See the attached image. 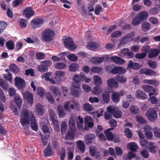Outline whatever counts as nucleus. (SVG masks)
<instances>
[{"label": "nucleus", "mask_w": 160, "mask_h": 160, "mask_svg": "<svg viewBox=\"0 0 160 160\" xmlns=\"http://www.w3.org/2000/svg\"><path fill=\"white\" fill-rule=\"evenodd\" d=\"M43 22L44 20L42 18H37L32 20L31 24L33 28H36L40 27Z\"/></svg>", "instance_id": "obj_9"}, {"label": "nucleus", "mask_w": 160, "mask_h": 160, "mask_svg": "<svg viewBox=\"0 0 160 160\" xmlns=\"http://www.w3.org/2000/svg\"><path fill=\"white\" fill-rule=\"evenodd\" d=\"M107 111L108 112L112 113L114 117L116 118H119L122 116V112L115 107H108L107 108Z\"/></svg>", "instance_id": "obj_5"}, {"label": "nucleus", "mask_w": 160, "mask_h": 160, "mask_svg": "<svg viewBox=\"0 0 160 160\" xmlns=\"http://www.w3.org/2000/svg\"><path fill=\"white\" fill-rule=\"evenodd\" d=\"M64 42L65 46L69 50H74L77 48L76 45L74 44L71 38L68 37L66 38Z\"/></svg>", "instance_id": "obj_6"}, {"label": "nucleus", "mask_w": 160, "mask_h": 160, "mask_svg": "<svg viewBox=\"0 0 160 160\" xmlns=\"http://www.w3.org/2000/svg\"><path fill=\"white\" fill-rule=\"evenodd\" d=\"M107 84L108 87L111 88H116L118 87V83L113 78L108 79L107 81Z\"/></svg>", "instance_id": "obj_16"}, {"label": "nucleus", "mask_w": 160, "mask_h": 160, "mask_svg": "<svg viewBox=\"0 0 160 160\" xmlns=\"http://www.w3.org/2000/svg\"><path fill=\"white\" fill-rule=\"evenodd\" d=\"M155 143L153 142H150L149 145V147L148 148L149 151L152 153H155L156 151H155V148H156L157 146L156 145H155Z\"/></svg>", "instance_id": "obj_47"}, {"label": "nucleus", "mask_w": 160, "mask_h": 160, "mask_svg": "<svg viewBox=\"0 0 160 160\" xmlns=\"http://www.w3.org/2000/svg\"><path fill=\"white\" fill-rule=\"evenodd\" d=\"M19 23L20 26L22 28H25L27 26V21L24 19H20Z\"/></svg>", "instance_id": "obj_59"}, {"label": "nucleus", "mask_w": 160, "mask_h": 160, "mask_svg": "<svg viewBox=\"0 0 160 160\" xmlns=\"http://www.w3.org/2000/svg\"><path fill=\"white\" fill-rule=\"evenodd\" d=\"M37 93L40 97H43L45 95V91L44 89L42 87H38L37 89Z\"/></svg>", "instance_id": "obj_57"}, {"label": "nucleus", "mask_w": 160, "mask_h": 160, "mask_svg": "<svg viewBox=\"0 0 160 160\" xmlns=\"http://www.w3.org/2000/svg\"><path fill=\"white\" fill-rule=\"evenodd\" d=\"M50 89L53 94L57 96H60L61 95V93L59 89L54 86H51Z\"/></svg>", "instance_id": "obj_43"}, {"label": "nucleus", "mask_w": 160, "mask_h": 160, "mask_svg": "<svg viewBox=\"0 0 160 160\" xmlns=\"http://www.w3.org/2000/svg\"><path fill=\"white\" fill-rule=\"evenodd\" d=\"M10 69L12 73L17 74L19 71V68L14 63L11 64L9 65Z\"/></svg>", "instance_id": "obj_36"}, {"label": "nucleus", "mask_w": 160, "mask_h": 160, "mask_svg": "<svg viewBox=\"0 0 160 160\" xmlns=\"http://www.w3.org/2000/svg\"><path fill=\"white\" fill-rule=\"evenodd\" d=\"M146 83L149 84H152L155 87H157L159 84V81L156 79L147 80L146 81Z\"/></svg>", "instance_id": "obj_50"}, {"label": "nucleus", "mask_w": 160, "mask_h": 160, "mask_svg": "<svg viewBox=\"0 0 160 160\" xmlns=\"http://www.w3.org/2000/svg\"><path fill=\"white\" fill-rule=\"evenodd\" d=\"M66 54L67 53L66 52L61 53L60 54V55L62 56V57H61L60 58L58 57H57L56 56H54L52 57V59L53 61L54 62H56V61L58 62L60 61V60L63 59V57H64V56L66 55Z\"/></svg>", "instance_id": "obj_48"}, {"label": "nucleus", "mask_w": 160, "mask_h": 160, "mask_svg": "<svg viewBox=\"0 0 160 160\" xmlns=\"http://www.w3.org/2000/svg\"><path fill=\"white\" fill-rule=\"evenodd\" d=\"M72 85L73 88L71 91L72 95L75 97H78L81 92V90L80 88L81 84L77 82H74L72 83Z\"/></svg>", "instance_id": "obj_4"}, {"label": "nucleus", "mask_w": 160, "mask_h": 160, "mask_svg": "<svg viewBox=\"0 0 160 160\" xmlns=\"http://www.w3.org/2000/svg\"><path fill=\"white\" fill-rule=\"evenodd\" d=\"M108 123L111 127V128H108L110 130H112L115 129L117 125V121L114 119H111L109 120Z\"/></svg>", "instance_id": "obj_38"}, {"label": "nucleus", "mask_w": 160, "mask_h": 160, "mask_svg": "<svg viewBox=\"0 0 160 160\" xmlns=\"http://www.w3.org/2000/svg\"><path fill=\"white\" fill-rule=\"evenodd\" d=\"M160 11V5L155 6L154 8H151L149 12L150 14L152 15L157 14L159 11Z\"/></svg>", "instance_id": "obj_33"}, {"label": "nucleus", "mask_w": 160, "mask_h": 160, "mask_svg": "<svg viewBox=\"0 0 160 160\" xmlns=\"http://www.w3.org/2000/svg\"><path fill=\"white\" fill-rule=\"evenodd\" d=\"M160 53V50L157 49L152 50L148 55V57L151 58L157 56Z\"/></svg>", "instance_id": "obj_26"}, {"label": "nucleus", "mask_w": 160, "mask_h": 160, "mask_svg": "<svg viewBox=\"0 0 160 160\" xmlns=\"http://www.w3.org/2000/svg\"><path fill=\"white\" fill-rule=\"evenodd\" d=\"M156 94V92H151L149 94V96H150L149 100L152 104H157V102H158V99L156 98L154 96H151V95H155Z\"/></svg>", "instance_id": "obj_44"}, {"label": "nucleus", "mask_w": 160, "mask_h": 160, "mask_svg": "<svg viewBox=\"0 0 160 160\" xmlns=\"http://www.w3.org/2000/svg\"><path fill=\"white\" fill-rule=\"evenodd\" d=\"M69 126L70 127V130L76 131V127L74 122L73 120L71 119L69 121Z\"/></svg>", "instance_id": "obj_63"}, {"label": "nucleus", "mask_w": 160, "mask_h": 160, "mask_svg": "<svg viewBox=\"0 0 160 160\" xmlns=\"http://www.w3.org/2000/svg\"><path fill=\"white\" fill-rule=\"evenodd\" d=\"M67 58L70 61H75L78 60V57L74 54H69L67 56Z\"/></svg>", "instance_id": "obj_60"}, {"label": "nucleus", "mask_w": 160, "mask_h": 160, "mask_svg": "<svg viewBox=\"0 0 160 160\" xmlns=\"http://www.w3.org/2000/svg\"><path fill=\"white\" fill-rule=\"evenodd\" d=\"M95 138L96 137L95 135L92 134L85 136V140L86 143L88 145H90L92 143V140Z\"/></svg>", "instance_id": "obj_23"}, {"label": "nucleus", "mask_w": 160, "mask_h": 160, "mask_svg": "<svg viewBox=\"0 0 160 160\" xmlns=\"http://www.w3.org/2000/svg\"><path fill=\"white\" fill-rule=\"evenodd\" d=\"M6 46L9 50H13L15 47L14 42L11 40L8 41L6 43Z\"/></svg>", "instance_id": "obj_45"}, {"label": "nucleus", "mask_w": 160, "mask_h": 160, "mask_svg": "<svg viewBox=\"0 0 160 160\" xmlns=\"http://www.w3.org/2000/svg\"><path fill=\"white\" fill-rule=\"evenodd\" d=\"M137 121L140 123L142 124H146L147 121L142 117L137 116L136 117Z\"/></svg>", "instance_id": "obj_55"}, {"label": "nucleus", "mask_w": 160, "mask_h": 160, "mask_svg": "<svg viewBox=\"0 0 160 160\" xmlns=\"http://www.w3.org/2000/svg\"><path fill=\"white\" fill-rule=\"evenodd\" d=\"M150 24L148 22H143L142 24V29L144 32H146L150 29Z\"/></svg>", "instance_id": "obj_35"}, {"label": "nucleus", "mask_w": 160, "mask_h": 160, "mask_svg": "<svg viewBox=\"0 0 160 160\" xmlns=\"http://www.w3.org/2000/svg\"><path fill=\"white\" fill-rule=\"evenodd\" d=\"M142 88L146 92L151 93L152 91L153 93H155L156 90L152 86L149 85H144L143 86Z\"/></svg>", "instance_id": "obj_31"}, {"label": "nucleus", "mask_w": 160, "mask_h": 160, "mask_svg": "<svg viewBox=\"0 0 160 160\" xmlns=\"http://www.w3.org/2000/svg\"><path fill=\"white\" fill-rule=\"evenodd\" d=\"M42 39L46 42H50L53 39L55 35L54 32L52 30L46 29L42 32Z\"/></svg>", "instance_id": "obj_2"}, {"label": "nucleus", "mask_w": 160, "mask_h": 160, "mask_svg": "<svg viewBox=\"0 0 160 160\" xmlns=\"http://www.w3.org/2000/svg\"><path fill=\"white\" fill-rule=\"evenodd\" d=\"M120 95L118 92H114L112 93L111 99L114 103H118L120 101Z\"/></svg>", "instance_id": "obj_20"}, {"label": "nucleus", "mask_w": 160, "mask_h": 160, "mask_svg": "<svg viewBox=\"0 0 160 160\" xmlns=\"http://www.w3.org/2000/svg\"><path fill=\"white\" fill-rule=\"evenodd\" d=\"M83 109L85 111H91L94 110V108L89 103H85L83 105Z\"/></svg>", "instance_id": "obj_41"}, {"label": "nucleus", "mask_w": 160, "mask_h": 160, "mask_svg": "<svg viewBox=\"0 0 160 160\" xmlns=\"http://www.w3.org/2000/svg\"><path fill=\"white\" fill-rule=\"evenodd\" d=\"M14 100L17 105L18 108H20L22 106V101L19 97H15L14 98Z\"/></svg>", "instance_id": "obj_53"}, {"label": "nucleus", "mask_w": 160, "mask_h": 160, "mask_svg": "<svg viewBox=\"0 0 160 160\" xmlns=\"http://www.w3.org/2000/svg\"><path fill=\"white\" fill-rule=\"evenodd\" d=\"M103 101L105 103H108L110 100V94L107 91L104 92L102 95Z\"/></svg>", "instance_id": "obj_29"}, {"label": "nucleus", "mask_w": 160, "mask_h": 160, "mask_svg": "<svg viewBox=\"0 0 160 160\" xmlns=\"http://www.w3.org/2000/svg\"><path fill=\"white\" fill-rule=\"evenodd\" d=\"M135 94L136 98L140 100H145L148 98L146 94L142 91L140 90H137L135 93Z\"/></svg>", "instance_id": "obj_14"}, {"label": "nucleus", "mask_w": 160, "mask_h": 160, "mask_svg": "<svg viewBox=\"0 0 160 160\" xmlns=\"http://www.w3.org/2000/svg\"><path fill=\"white\" fill-rule=\"evenodd\" d=\"M117 80L120 82L125 83L127 81L126 78L123 76H118L116 77Z\"/></svg>", "instance_id": "obj_58"}, {"label": "nucleus", "mask_w": 160, "mask_h": 160, "mask_svg": "<svg viewBox=\"0 0 160 160\" xmlns=\"http://www.w3.org/2000/svg\"><path fill=\"white\" fill-rule=\"evenodd\" d=\"M111 130L108 129L107 130L104 131V133L105 134L106 138L109 141H112L114 138L113 135L110 131Z\"/></svg>", "instance_id": "obj_32"}, {"label": "nucleus", "mask_w": 160, "mask_h": 160, "mask_svg": "<svg viewBox=\"0 0 160 160\" xmlns=\"http://www.w3.org/2000/svg\"><path fill=\"white\" fill-rule=\"evenodd\" d=\"M66 67V64L63 62H58L55 65V67L57 69H63L65 68Z\"/></svg>", "instance_id": "obj_56"}, {"label": "nucleus", "mask_w": 160, "mask_h": 160, "mask_svg": "<svg viewBox=\"0 0 160 160\" xmlns=\"http://www.w3.org/2000/svg\"><path fill=\"white\" fill-rule=\"evenodd\" d=\"M128 146L132 152H137V149L138 147L137 144L135 142H131L128 145Z\"/></svg>", "instance_id": "obj_37"}, {"label": "nucleus", "mask_w": 160, "mask_h": 160, "mask_svg": "<svg viewBox=\"0 0 160 160\" xmlns=\"http://www.w3.org/2000/svg\"><path fill=\"white\" fill-rule=\"evenodd\" d=\"M124 132L126 136L128 138H130L132 137V133L131 130L128 128H125L124 129Z\"/></svg>", "instance_id": "obj_62"}, {"label": "nucleus", "mask_w": 160, "mask_h": 160, "mask_svg": "<svg viewBox=\"0 0 160 160\" xmlns=\"http://www.w3.org/2000/svg\"><path fill=\"white\" fill-rule=\"evenodd\" d=\"M43 153L46 157H49L53 155V149L49 143L48 144L46 149L43 151Z\"/></svg>", "instance_id": "obj_19"}, {"label": "nucleus", "mask_w": 160, "mask_h": 160, "mask_svg": "<svg viewBox=\"0 0 160 160\" xmlns=\"http://www.w3.org/2000/svg\"><path fill=\"white\" fill-rule=\"evenodd\" d=\"M137 15L142 22L147 19L148 16V13L147 12L143 11L140 12Z\"/></svg>", "instance_id": "obj_30"}, {"label": "nucleus", "mask_w": 160, "mask_h": 160, "mask_svg": "<svg viewBox=\"0 0 160 160\" xmlns=\"http://www.w3.org/2000/svg\"><path fill=\"white\" fill-rule=\"evenodd\" d=\"M36 111L39 115H42L44 112L43 106L40 103H38L36 105Z\"/></svg>", "instance_id": "obj_25"}, {"label": "nucleus", "mask_w": 160, "mask_h": 160, "mask_svg": "<svg viewBox=\"0 0 160 160\" xmlns=\"http://www.w3.org/2000/svg\"><path fill=\"white\" fill-rule=\"evenodd\" d=\"M95 84L96 86H100L102 84V80L101 78L98 75H95L93 77Z\"/></svg>", "instance_id": "obj_39"}, {"label": "nucleus", "mask_w": 160, "mask_h": 160, "mask_svg": "<svg viewBox=\"0 0 160 160\" xmlns=\"http://www.w3.org/2000/svg\"><path fill=\"white\" fill-rule=\"evenodd\" d=\"M57 110L58 115L60 118H63L65 117L66 113L62 105H58L57 107Z\"/></svg>", "instance_id": "obj_21"}, {"label": "nucleus", "mask_w": 160, "mask_h": 160, "mask_svg": "<svg viewBox=\"0 0 160 160\" xmlns=\"http://www.w3.org/2000/svg\"><path fill=\"white\" fill-rule=\"evenodd\" d=\"M0 86L4 90H7L8 88V83L2 80H0Z\"/></svg>", "instance_id": "obj_61"}, {"label": "nucleus", "mask_w": 160, "mask_h": 160, "mask_svg": "<svg viewBox=\"0 0 160 160\" xmlns=\"http://www.w3.org/2000/svg\"><path fill=\"white\" fill-rule=\"evenodd\" d=\"M84 122L89 128L92 127L94 125L93 119L89 116H86L84 118Z\"/></svg>", "instance_id": "obj_22"}, {"label": "nucleus", "mask_w": 160, "mask_h": 160, "mask_svg": "<svg viewBox=\"0 0 160 160\" xmlns=\"http://www.w3.org/2000/svg\"><path fill=\"white\" fill-rule=\"evenodd\" d=\"M72 80L74 82H77L81 85L83 82L84 80L86 83H88L91 81V79L87 77L86 75L84 73L82 74H76L74 75Z\"/></svg>", "instance_id": "obj_3"}, {"label": "nucleus", "mask_w": 160, "mask_h": 160, "mask_svg": "<svg viewBox=\"0 0 160 160\" xmlns=\"http://www.w3.org/2000/svg\"><path fill=\"white\" fill-rule=\"evenodd\" d=\"M77 148L80 150L82 153L85 151V145L84 143L82 140L78 141L77 143Z\"/></svg>", "instance_id": "obj_28"}, {"label": "nucleus", "mask_w": 160, "mask_h": 160, "mask_svg": "<svg viewBox=\"0 0 160 160\" xmlns=\"http://www.w3.org/2000/svg\"><path fill=\"white\" fill-rule=\"evenodd\" d=\"M42 64L39 65L38 70L42 72H46L48 70V67L52 63V62L49 60H45L42 62Z\"/></svg>", "instance_id": "obj_8"}, {"label": "nucleus", "mask_w": 160, "mask_h": 160, "mask_svg": "<svg viewBox=\"0 0 160 160\" xmlns=\"http://www.w3.org/2000/svg\"><path fill=\"white\" fill-rule=\"evenodd\" d=\"M75 131H74L73 130H69L66 133L65 139L70 140H73L74 139V134L75 133Z\"/></svg>", "instance_id": "obj_24"}, {"label": "nucleus", "mask_w": 160, "mask_h": 160, "mask_svg": "<svg viewBox=\"0 0 160 160\" xmlns=\"http://www.w3.org/2000/svg\"><path fill=\"white\" fill-rule=\"evenodd\" d=\"M15 84L19 89L22 90L25 87V83L22 78L17 77L15 79Z\"/></svg>", "instance_id": "obj_10"}, {"label": "nucleus", "mask_w": 160, "mask_h": 160, "mask_svg": "<svg viewBox=\"0 0 160 160\" xmlns=\"http://www.w3.org/2000/svg\"><path fill=\"white\" fill-rule=\"evenodd\" d=\"M88 47L90 49L94 50L98 47V44L96 42H91L88 43Z\"/></svg>", "instance_id": "obj_46"}, {"label": "nucleus", "mask_w": 160, "mask_h": 160, "mask_svg": "<svg viewBox=\"0 0 160 160\" xmlns=\"http://www.w3.org/2000/svg\"><path fill=\"white\" fill-rule=\"evenodd\" d=\"M145 134L147 138L148 139H151L153 136L152 129L149 125H146L144 127Z\"/></svg>", "instance_id": "obj_13"}, {"label": "nucleus", "mask_w": 160, "mask_h": 160, "mask_svg": "<svg viewBox=\"0 0 160 160\" xmlns=\"http://www.w3.org/2000/svg\"><path fill=\"white\" fill-rule=\"evenodd\" d=\"M111 59L113 62L118 64H124L125 62L123 59L117 56L112 57Z\"/></svg>", "instance_id": "obj_27"}, {"label": "nucleus", "mask_w": 160, "mask_h": 160, "mask_svg": "<svg viewBox=\"0 0 160 160\" xmlns=\"http://www.w3.org/2000/svg\"><path fill=\"white\" fill-rule=\"evenodd\" d=\"M126 72V70L122 67H114L112 70L111 72L113 74H123Z\"/></svg>", "instance_id": "obj_15"}, {"label": "nucleus", "mask_w": 160, "mask_h": 160, "mask_svg": "<svg viewBox=\"0 0 160 160\" xmlns=\"http://www.w3.org/2000/svg\"><path fill=\"white\" fill-rule=\"evenodd\" d=\"M103 89L100 86H96L93 88L92 92L93 93L97 95L100 93L102 91Z\"/></svg>", "instance_id": "obj_51"}, {"label": "nucleus", "mask_w": 160, "mask_h": 160, "mask_svg": "<svg viewBox=\"0 0 160 160\" xmlns=\"http://www.w3.org/2000/svg\"><path fill=\"white\" fill-rule=\"evenodd\" d=\"M52 74V73L51 72H48L43 75L41 76V77L42 78H45V80L46 81H49L50 82L52 83V84H55L56 83V81L52 78H50L49 77Z\"/></svg>", "instance_id": "obj_17"}, {"label": "nucleus", "mask_w": 160, "mask_h": 160, "mask_svg": "<svg viewBox=\"0 0 160 160\" xmlns=\"http://www.w3.org/2000/svg\"><path fill=\"white\" fill-rule=\"evenodd\" d=\"M138 17V15L135 16L132 21V23L134 26L139 25L142 22L139 17Z\"/></svg>", "instance_id": "obj_42"}, {"label": "nucleus", "mask_w": 160, "mask_h": 160, "mask_svg": "<svg viewBox=\"0 0 160 160\" xmlns=\"http://www.w3.org/2000/svg\"><path fill=\"white\" fill-rule=\"evenodd\" d=\"M146 115L149 119L152 122H154L158 118V114L153 108H151L147 111Z\"/></svg>", "instance_id": "obj_7"}, {"label": "nucleus", "mask_w": 160, "mask_h": 160, "mask_svg": "<svg viewBox=\"0 0 160 160\" xmlns=\"http://www.w3.org/2000/svg\"><path fill=\"white\" fill-rule=\"evenodd\" d=\"M46 97L49 102L51 104L54 103L55 100L53 96L50 92H48L46 94Z\"/></svg>", "instance_id": "obj_49"}, {"label": "nucleus", "mask_w": 160, "mask_h": 160, "mask_svg": "<svg viewBox=\"0 0 160 160\" xmlns=\"http://www.w3.org/2000/svg\"><path fill=\"white\" fill-rule=\"evenodd\" d=\"M122 35V32L120 31H116L112 33L111 37L112 38H118Z\"/></svg>", "instance_id": "obj_64"}, {"label": "nucleus", "mask_w": 160, "mask_h": 160, "mask_svg": "<svg viewBox=\"0 0 160 160\" xmlns=\"http://www.w3.org/2000/svg\"><path fill=\"white\" fill-rule=\"evenodd\" d=\"M102 70V68L94 66L92 68L91 71L92 73H98L101 72Z\"/></svg>", "instance_id": "obj_52"}, {"label": "nucleus", "mask_w": 160, "mask_h": 160, "mask_svg": "<svg viewBox=\"0 0 160 160\" xmlns=\"http://www.w3.org/2000/svg\"><path fill=\"white\" fill-rule=\"evenodd\" d=\"M35 12L31 7H27L23 10V14L28 19L34 15Z\"/></svg>", "instance_id": "obj_11"}, {"label": "nucleus", "mask_w": 160, "mask_h": 160, "mask_svg": "<svg viewBox=\"0 0 160 160\" xmlns=\"http://www.w3.org/2000/svg\"><path fill=\"white\" fill-rule=\"evenodd\" d=\"M67 129V126L65 122H63L62 123L61 127V133L63 135L66 132Z\"/></svg>", "instance_id": "obj_54"}, {"label": "nucleus", "mask_w": 160, "mask_h": 160, "mask_svg": "<svg viewBox=\"0 0 160 160\" xmlns=\"http://www.w3.org/2000/svg\"><path fill=\"white\" fill-rule=\"evenodd\" d=\"M22 94L24 99L30 104H32L33 103V96L32 93L27 91L26 92L23 93Z\"/></svg>", "instance_id": "obj_12"}, {"label": "nucleus", "mask_w": 160, "mask_h": 160, "mask_svg": "<svg viewBox=\"0 0 160 160\" xmlns=\"http://www.w3.org/2000/svg\"><path fill=\"white\" fill-rule=\"evenodd\" d=\"M79 66L78 63H72L69 66V71L71 72H74L78 70Z\"/></svg>", "instance_id": "obj_34"}, {"label": "nucleus", "mask_w": 160, "mask_h": 160, "mask_svg": "<svg viewBox=\"0 0 160 160\" xmlns=\"http://www.w3.org/2000/svg\"><path fill=\"white\" fill-rule=\"evenodd\" d=\"M49 114L50 120L52 121L54 126L59 125V122L58 120L57 117L55 112H49Z\"/></svg>", "instance_id": "obj_18"}, {"label": "nucleus", "mask_w": 160, "mask_h": 160, "mask_svg": "<svg viewBox=\"0 0 160 160\" xmlns=\"http://www.w3.org/2000/svg\"><path fill=\"white\" fill-rule=\"evenodd\" d=\"M104 59V57H95L93 58L92 61L94 64H100L102 62Z\"/></svg>", "instance_id": "obj_40"}, {"label": "nucleus", "mask_w": 160, "mask_h": 160, "mask_svg": "<svg viewBox=\"0 0 160 160\" xmlns=\"http://www.w3.org/2000/svg\"><path fill=\"white\" fill-rule=\"evenodd\" d=\"M31 121V127L34 131L38 130V125L33 113L29 110L23 109L21 113V123L23 126L29 124Z\"/></svg>", "instance_id": "obj_1"}]
</instances>
